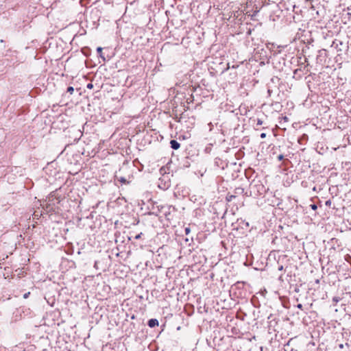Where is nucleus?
<instances>
[{
  "instance_id": "f257e3e1",
  "label": "nucleus",
  "mask_w": 351,
  "mask_h": 351,
  "mask_svg": "<svg viewBox=\"0 0 351 351\" xmlns=\"http://www.w3.org/2000/svg\"><path fill=\"white\" fill-rule=\"evenodd\" d=\"M331 47H335L337 49V51H339V52H341V51H343V49L345 48H348V46H346V45L343 43V41L339 40H337V39H335L332 42Z\"/></svg>"
},
{
  "instance_id": "f03ea898",
  "label": "nucleus",
  "mask_w": 351,
  "mask_h": 351,
  "mask_svg": "<svg viewBox=\"0 0 351 351\" xmlns=\"http://www.w3.org/2000/svg\"><path fill=\"white\" fill-rule=\"evenodd\" d=\"M103 95H104V94H103L102 92H101L99 90L96 91L94 93V98H93V105L99 104V101L102 97Z\"/></svg>"
},
{
  "instance_id": "7ed1b4c3",
  "label": "nucleus",
  "mask_w": 351,
  "mask_h": 351,
  "mask_svg": "<svg viewBox=\"0 0 351 351\" xmlns=\"http://www.w3.org/2000/svg\"><path fill=\"white\" fill-rule=\"evenodd\" d=\"M170 145L173 149H178L180 147V144L176 140H171Z\"/></svg>"
},
{
  "instance_id": "20e7f679",
  "label": "nucleus",
  "mask_w": 351,
  "mask_h": 351,
  "mask_svg": "<svg viewBox=\"0 0 351 351\" xmlns=\"http://www.w3.org/2000/svg\"><path fill=\"white\" fill-rule=\"evenodd\" d=\"M158 324H159V322H158V319H150L149 320H148V322H147V325L150 328H154L156 326H158Z\"/></svg>"
},
{
  "instance_id": "39448f33",
  "label": "nucleus",
  "mask_w": 351,
  "mask_h": 351,
  "mask_svg": "<svg viewBox=\"0 0 351 351\" xmlns=\"http://www.w3.org/2000/svg\"><path fill=\"white\" fill-rule=\"evenodd\" d=\"M243 193H244V189L241 188V187L236 188L234 191V195H236V196L238 195H241Z\"/></svg>"
},
{
  "instance_id": "423d86ee",
  "label": "nucleus",
  "mask_w": 351,
  "mask_h": 351,
  "mask_svg": "<svg viewBox=\"0 0 351 351\" xmlns=\"http://www.w3.org/2000/svg\"><path fill=\"white\" fill-rule=\"evenodd\" d=\"M102 50H103V48H102V47H97V53H98V54L99 55V56H100L101 58H103V60H105V58H104V57H103V56H102Z\"/></svg>"
},
{
  "instance_id": "0eeeda50",
  "label": "nucleus",
  "mask_w": 351,
  "mask_h": 351,
  "mask_svg": "<svg viewBox=\"0 0 351 351\" xmlns=\"http://www.w3.org/2000/svg\"><path fill=\"white\" fill-rule=\"evenodd\" d=\"M236 197H237V196H236V195H234H234H228L226 196V200H227L228 202H231V201H232L234 198H235Z\"/></svg>"
},
{
  "instance_id": "6e6552de",
  "label": "nucleus",
  "mask_w": 351,
  "mask_h": 351,
  "mask_svg": "<svg viewBox=\"0 0 351 351\" xmlns=\"http://www.w3.org/2000/svg\"><path fill=\"white\" fill-rule=\"evenodd\" d=\"M169 183H167V184L165 183L163 186H161L160 184H158V187L160 188V189H167L169 188Z\"/></svg>"
},
{
  "instance_id": "1a4fd4ad",
  "label": "nucleus",
  "mask_w": 351,
  "mask_h": 351,
  "mask_svg": "<svg viewBox=\"0 0 351 351\" xmlns=\"http://www.w3.org/2000/svg\"><path fill=\"white\" fill-rule=\"evenodd\" d=\"M119 181L123 184H128V182H127L126 179L123 177H121L119 179Z\"/></svg>"
},
{
  "instance_id": "9d476101",
  "label": "nucleus",
  "mask_w": 351,
  "mask_h": 351,
  "mask_svg": "<svg viewBox=\"0 0 351 351\" xmlns=\"http://www.w3.org/2000/svg\"><path fill=\"white\" fill-rule=\"evenodd\" d=\"M19 271V273L17 274V275L19 276V278H21V276H24V271H23V269L16 270V271Z\"/></svg>"
},
{
  "instance_id": "9b49d317",
  "label": "nucleus",
  "mask_w": 351,
  "mask_h": 351,
  "mask_svg": "<svg viewBox=\"0 0 351 351\" xmlns=\"http://www.w3.org/2000/svg\"><path fill=\"white\" fill-rule=\"evenodd\" d=\"M73 91H74L73 87L69 86L67 88V90H66L67 93L72 94L73 93Z\"/></svg>"
},
{
  "instance_id": "f8f14e48",
  "label": "nucleus",
  "mask_w": 351,
  "mask_h": 351,
  "mask_svg": "<svg viewBox=\"0 0 351 351\" xmlns=\"http://www.w3.org/2000/svg\"><path fill=\"white\" fill-rule=\"evenodd\" d=\"M341 298L339 297H334L332 298V301L337 304V302H339L340 301Z\"/></svg>"
},
{
  "instance_id": "ddd939ff",
  "label": "nucleus",
  "mask_w": 351,
  "mask_h": 351,
  "mask_svg": "<svg viewBox=\"0 0 351 351\" xmlns=\"http://www.w3.org/2000/svg\"><path fill=\"white\" fill-rule=\"evenodd\" d=\"M184 232H185V234H189L190 233V232H191V229H190V228H189V227H186V228H185V229H184Z\"/></svg>"
},
{
  "instance_id": "4468645a",
  "label": "nucleus",
  "mask_w": 351,
  "mask_h": 351,
  "mask_svg": "<svg viewBox=\"0 0 351 351\" xmlns=\"http://www.w3.org/2000/svg\"><path fill=\"white\" fill-rule=\"evenodd\" d=\"M101 317H102L101 315L96 314L95 320H96L97 323L98 322L99 319L101 318Z\"/></svg>"
},
{
  "instance_id": "2eb2a0df",
  "label": "nucleus",
  "mask_w": 351,
  "mask_h": 351,
  "mask_svg": "<svg viewBox=\"0 0 351 351\" xmlns=\"http://www.w3.org/2000/svg\"><path fill=\"white\" fill-rule=\"evenodd\" d=\"M310 206H311V208L313 210H317V205H316V204H311V205H310Z\"/></svg>"
},
{
  "instance_id": "dca6fc26",
  "label": "nucleus",
  "mask_w": 351,
  "mask_h": 351,
  "mask_svg": "<svg viewBox=\"0 0 351 351\" xmlns=\"http://www.w3.org/2000/svg\"><path fill=\"white\" fill-rule=\"evenodd\" d=\"M263 124V121L260 119H257L256 126L261 125Z\"/></svg>"
},
{
  "instance_id": "f3484780",
  "label": "nucleus",
  "mask_w": 351,
  "mask_h": 351,
  "mask_svg": "<svg viewBox=\"0 0 351 351\" xmlns=\"http://www.w3.org/2000/svg\"><path fill=\"white\" fill-rule=\"evenodd\" d=\"M29 295H30V292L25 293L23 295V298L27 299L29 297Z\"/></svg>"
},
{
  "instance_id": "a211bd4d",
  "label": "nucleus",
  "mask_w": 351,
  "mask_h": 351,
  "mask_svg": "<svg viewBox=\"0 0 351 351\" xmlns=\"http://www.w3.org/2000/svg\"><path fill=\"white\" fill-rule=\"evenodd\" d=\"M283 158H284V156L282 154H280L279 156H278V160L279 161L283 160Z\"/></svg>"
},
{
  "instance_id": "6ab92c4d",
  "label": "nucleus",
  "mask_w": 351,
  "mask_h": 351,
  "mask_svg": "<svg viewBox=\"0 0 351 351\" xmlns=\"http://www.w3.org/2000/svg\"><path fill=\"white\" fill-rule=\"evenodd\" d=\"M267 134L266 133H261L260 136L261 138H265L266 137Z\"/></svg>"
},
{
  "instance_id": "aec40b11",
  "label": "nucleus",
  "mask_w": 351,
  "mask_h": 351,
  "mask_svg": "<svg viewBox=\"0 0 351 351\" xmlns=\"http://www.w3.org/2000/svg\"><path fill=\"white\" fill-rule=\"evenodd\" d=\"M141 234H142V233H140V234L136 235L135 236V239H139L141 238Z\"/></svg>"
},
{
  "instance_id": "412c9836",
  "label": "nucleus",
  "mask_w": 351,
  "mask_h": 351,
  "mask_svg": "<svg viewBox=\"0 0 351 351\" xmlns=\"http://www.w3.org/2000/svg\"><path fill=\"white\" fill-rule=\"evenodd\" d=\"M330 204H331V201H330V199H329V200H327V201L326 202V206H330Z\"/></svg>"
},
{
  "instance_id": "4be33fe9",
  "label": "nucleus",
  "mask_w": 351,
  "mask_h": 351,
  "mask_svg": "<svg viewBox=\"0 0 351 351\" xmlns=\"http://www.w3.org/2000/svg\"><path fill=\"white\" fill-rule=\"evenodd\" d=\"M297 308H300V309H302V304H298L297 305Z\"/></svg>"
},
{
  "instance_id": "5701e85b",
  "label": "nucleus",
  "mask_w": 351,
  "mask_h": 351,
  "mask_svg": "<svg viewBox=\"0 0 351 351\" xmlns=\"http://www.w3.org/2000/svg\"><path fill=\"white\" fill-rule=\"evenodd\" d=\"M88 87H89V90L92 89L93 88V85L91 83H89Z\"/></svg>"
},
{
  "instance_id": "b1692460",
  "label": "nucleus",
  "mask_w": 351,
  "mask_h": 351,
  "mask_svg": "<svg viewBox=\"0 0 351 351\" xmlns=\"http://www.w3.org/2000/svg\"><path fill=\"white\" fill-rule=\"evenodd\" d=\"M278 270H279V271H282V270H283V266H282V265H280V266L278 267Z\"/></svg>"
},
{
  "instance_id": "393cba45",
  "label": "nucleus",
  "mask_w": 351,
  "mask_h": 351,
  "mask_svg": "<svg viewBox=\"0 0 351 351\" xmlns=\"http://www.w3.org/2000/svg\"><path fill=\"white\" fill-rule=\"evenodd\" d=\"M339 348L340 349L343 348V344H342V343L339 344Z\"/></svg>"
},
{
  "instance_id": "a878e982",
  "label": "nucleus",
  "mask_w": 351,
  "mask_h": 351,
  "mask_svg": "<svg viewBox=\"0 0 351 351\" xmlns=\"http://www.w3.org/2000/svg\"><path fill=\"white\" fill-rule=\"evenodd\" d=\"M271 92H272L271 90L268 89L267 93H268L269 95H271Z\"/></svg>"
},
{
  "instance_id": "bb28decb",
  "label": "nucleus",
  "mask_w": 351,
  "mask_h": 351,
  "mask_svg": "<svg viewBox=\"0 0 351 351\" xmlns=\"http://www.w3.org/2000/svg\"><path fill=\"white\" fill-rule=\"evenodd\" d=\"M245 226L248 227V226H249V223H248V222H245Z\"/></svg>"
},
{
  "instance_id": "cd10ccee",
  "label": "nucleus",
  "mask_w": 351,
  "mask_h": 351,
  "mask_svg": "<svg viewBox=\"0 0 351 351\" xmlns=\"http://www.w3.org/2000/svg\"><path fill=\"white\" fill-rule=\"evenodd\" d=\"M85 64L87 66V65H88V60H85Z\"/></svg>"
},
{
  "instance_id": "c85d7f7f",
  "label": "nucleus",
  "mask_w": 351,
  "mask_h": 351,
  "mask_svg": "<svg viewBox=\"0 0 351 351\" xmlns=\"http://www.w3.org/2000/svg\"><path fill=\"white\" fill-rule=\"evenodd\" d=\"M347 14L348 15L349 18L351 17V13L348 12Z\"/></svg>"
},
{
  "instance_id": "c756f323",
  "label": "nucleus",
  "mask_w": 351,
  "mask_h": 351,
  "mask_svg": "<svg viewBox=\"0 0 351 351\" xmlns=\"http://www.w3.org/2000/svg\"><path fill=\"white\" fill-rule=\"evenodd\" d=\"M282 275H280V276H279V279H280V280H281V279H282Z\"/></svg>"
}]
</instances>
